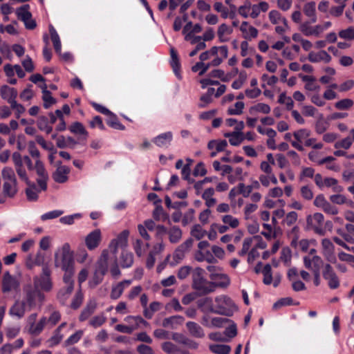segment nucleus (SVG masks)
<instances>
[{
    "instance_id": "55",
    "label": "nucleus",
    "mask_w": 354,
    "mask_h": 354,
    "mask_svg": "<svg viewBox=\"0 0 354 354\" xmlns=\"http://www.w3.org/2000/svg\"><path fill=\"white\" fill-rule=\"evenodd\" d=\"M209 67L210 64H205L203 62H199L192 66V70L193 72H197L200 70L198 75H203L207 72Z\"/></svg>"
},
{
    "instance_id": "21",
    "label": "nucleus",
    "mask_w": 354,
    "mask_h": 354,
    "mask_svg": "<svg viewBox=\"0 0 354 354\" xmlns=\"http://www.w3.org/2000/svg\"><path fill=\"white\" fill-rule=\"evenodd\" d=\"M216 287L226 288L230 285V279L229 277L223 273H212L209 275Z\"/></svg>"
},
{
    "instance_id": "7",
    "label": "nucleus",
    "mask_w": 354,
    "mask_h": 354,
    "mask_svg": "<svg viewBox=\"0 0 354 354\" xmlns=\"http://www.w3.org/2000/svg\"><path fill=\"white\" fill-rule=\"evenodd\" d=\"M20 281L17 277L11 275L9 272H6L2 279L3 292H10L16 291L19 288Z\"/></svg>"
},
{
    "instance_id": "43",
    "label": "nucleus",
    "mask_w": 354,
    "mask_h": 354,
    "mask_svg": "<svg viewBox=\"0 0 354 354\" xmlns=\"http://www.w3.org/2000/svg\"><path fill=\"white\" fill-rule=\"evenodd\" d=\"M162 349L168 354H183L180 348L170 342L162 343Z\"/></svg>"
},
{
    "instance_id": "2",
    "label": "nucleus",
    "mask_w": 354,
    "mask_h": 354,
    "mask_svg": "<svg viewBox=\"0 0 354 354\" xmlns=\"http://www.w3.org/2000/svg\"><path fill=\"white\" fill-rule=\"evenodd\" d=\"M24 298L22 301L28 307V311L37 306H41L44 301V295L39 289L31 286H26L24 288Z\"/></svg>"
},
{
    "instance_id": "4",
    "label": "nucleus",
    "mask_w": 354,
    "mask_h": 354,
    "mask_svg": "<svg viewBox=\"0 0 354 354\" xmlns=\"http://www.w3.org/2000/svg\"><path fill=\"white\" fill-rule=\"evenodd\" d=\"M138 229L140 234L146 240L150 239V234L148 233H153L156 235H162L166 232V229L162 225H156V223H144L139 224Z\"/></svg>"
},
{
    "instance_id": "40",
    "label": "nucleus",
    "mask_w": 354,
    "mask_h": 354,
    "mask_svg": "<svg viewBox=\"0 0 354 354\" xmlns=\"http://www.w3.org/2000/svg\"><path fill=\"white\" fill-rule=\"evenodd\" d=\"M270 106L268 104L265 103H258L251 106L249 109V112L252 115L255 114L256 113L268 114L270 112Z\"/></svg>"
},
{
    "instance_id": "14",
    "label": "nucleus",
    "mask_w": 354,
    "mask_h": 354,
    "mask_svg": "<svg viewBox=\"0 0 354 354\" xmlns=\"http://www.w3.org/2000/svg\"><path fill=\"white\" fill-rule=\"evenodd\" d=\"M101 241V232L100 230H95L89 233L85 238V244L87 248L93 250L98 247Z\"/></svg>"
},
{
    "instance_id": "63",
    "label": "nucleus",
    "mask_w": 354,
    "mask_h": 354,
    "mask_svg": "<svg viewBox=\"0 0 354 354\" xmlns=\"http://www.w3.org/2000/svg\"><path fill=\"white\" fill-rule=\"evenodd\" d=\"M83 331L77 330L76 333L71 335L64 342L66 346H69L77 343L82 337Z\"/></svg>"
},
{
    "instance_id": "39",
    "label": "nucleus",
    "mask_w": 354,
    "mask_h": 354,
    "mask_svg": "<svg viewBox=\"0 0 354 354\" xmlns=\"http://www.w3.org/2000/svg\"><path fill=\"white\" fill-rule=\"evenodd\" d=\"M121 266L124 268L131 267L133 263V255L131 252L124 250L120 257Z\"/></svg>"
},
{
    "instance_id": "1",
    "label": "nucleus",
    "mask_w": 354,
    "mask_h": 354,
    "mask_svg": "<svg viewBox=\"0 0 354 354\" xmlns=\"http://www.w3.org/2000/svg\"><path fill=\"white\" fill-rule=\"evenodd\" d=\"M55 266L61 269H67L75 266L73 252L69 243H65L55 253Z\"/></svg>"
},
{
    "instance_id": "10",
    "label": "nucleus",
    "mask_w": 354,
    "mask_h": 354,
    "mask_svg": "<svg viewBox=\"0 0 354 354\" xmlns=\"http://www.w3.org/2000/svg\"><path fill=\"white\" fill-rule=\"evenodd\" d=\"M322 275L324 279L328 281V285L330 288L336 289L339 287V279L330 264L327 263L325 265Z\"/></svg>"
},
{
    "instance_id": "50",
    "label": "nucleus",
    "mask_w": 354,
    "mask_h": 354,
    "mask_svg": "<svg viewBox=\"0 0 354 354\" xmlns=\"http://www.w3.org/2000/svg\"><path fill=\"white\" fill-rule=\"evenodd\" d=\"M329 127V123L322 116L315 123V131L318 134L325 132Z\"/></svg>"
},
{
    "instance_id": "9",
    "label": "nucleus",
    "mask_w": 354,
    "mask_h": 354,
    "mask_svg": "<svg viewBox=\"0 0 354 354\" xmlns=\"http://www.w3.org/2000/svg\"><path fill=\"white\" fill-rule=\"evenodd\" d=\"M12 158L14 162L15 171L19 178L24 180L26 183H29L30 180L23 165L21 154L18 152H15L12 153Z\"/></svg>"
},
{
    "instance_id": "11",
    "label": "nucleus",
    "mask_w": 354,
    "mask_h": 354,
    "mask_svg": "<svg viewBox=\"0 0 354 354\" xmlns=\"http://www.w3.org/2000/svg\"><path fill=\"white\" fill-rule=\"evenodd\" d=\"M128 236V230H125L120 232L115 239L111 241L109 244L111 251L115 254L118 248L126 247L127 244Z\"/></svg>"
},
{
    "instance_id": "41",
    "label": "nucleus",
    "mask_w": 354,
    "mask_h": 354,
    "mask_svg": "<svg viewBox=\"0 0 354 354\" xmlns=\"http://www.w3.org/2000/svg\"><path fill=\"white\" fill-rule=\"evenodd\" d=\"M214 194V189L213 188H208L205 189L202 195V198L205 201V204L208 207L214 206L216 201L212 196Z\"/></svg>"
},
{
    "instance_id": "47",
    "label": "nucleus",
    "mask_w": 354,
    "mask_h": 354,
    "mask_svg": "<svg viewBox=\"0 0 354 354\" xmlns=\"http://www.w3.org/2000/svg\"><path fill=\"white\" fill-rule=\"evenodd\" d=\"M232 30L225 24H222L218 27L217 35L221 41L224 42L228 40L227 38L225 37V35H230Z\"/></svg>"
},
{
    "instance_id": "32",
    "label": "nucleus",
    "mask_w": 354,
    "mask_h": 354,
    "mask_svg": "<svg viewBox=\"0 0 354 354\" xmlns=\"http://www.w3.org/2000/svg\"><path fill=\"white\" fill-rule=\"evenodd\" d=\"M170 55H171V62L170 64L173 68V71L175 73V75L178 77L180 78V61L178 59V53L176 50L171 48L170 49Z\"/></svg>"
},
{
    "instance_id": "19",
    "label": "nucleus",
    "mask_w": 354,
    "mask_h": 354,
    "mask_svg": "<svg viewBox=\"0 0 354 354\" xmlns=\"http://www.w3.org/2000/svg\"><path fill=\"white\" fill-rule=\"evenodd\" d=\"M173 135L171 131L161 133L153 139V142L158 147L162 148L168 147L171 142Z\"/></svg>"
},
{
    "instance_id": "18",
    "label": "nucleus",
    "mask_w": 354,
    "mask_h": 354,
    "mask_svg": "<svg viewBox=\"0 0 354 354\" xmlns=\"http://www.w3.org/2000/svg\"><path fill=\"white\" fill-rule=\"evenodd\" d=\"M132 283V280L126 279L119 282L115 286H113L110 297L113 299H118L122 295L124 290L129 287Z\"/></svg>"
},
{
    "instance_id": "6",
    "label": "nucleus",
    "mask_w": 354,
    "mask_h": 354,
    "mask_svg": "<svg viewBox=\"0 0 354 354\" xmlns=\"http://www.w3.org/2000/svg\"><path fill=\"white\" fill-rule=\"evenodd\" d=\"M50 276V269L46 266H44L41 275L39 277H35L34 279V288L37 289L40 288L45 291L50 290L52 288V283Z\"/></svg>"
},
{
    "instance_id": "8",
    "label": "nucleus",
    "mask_w": 354,
    "mask_h": 354,
    "mask_svg": "<svg viewBox=\"0 0 354 354\" xmlns=\"http://www.w3.org/2000/svg\"><path fill=\"white\" fill-rule=\"evenodd\" d=\"M193 239L189 238L181 243L174 251L173 259L175 261L174 264L179 263L185 257L193 245Z\"/></svg>"
},
{
    "instance_id": "12",
    "label": "nucleus",
    "mask_w": 354,
    "mask_h": 354,
    "mask_svg": "<svg viewBox=\"0 0 354 354\" xmlns=\"http://www.w3.org/2000/svg\"><path fill=\"white\" fill-rule=\"evenodd\" d=\"M192 288L196 290L198 295H205L214 291L215 284L204 278Z\"/></svg>"
},
{
    "instance_id": "15",
    "label": "nucleus",
    "mask_w": 354,
    "mask_h": 354,
    "mask_svg": "<svg viewBox=\"0 0 354 354\" xmlns=\"http://www.w3.org/2000/svg\"><path fill=\"white\" fill-rule=\"evenodd\" d=\"M17 191V182L3 183L2 195H0V203H3L6 198H12L15 197Z\"/></svg>"
},
{
    "instance_id": "52",
    "label": "nucleus",
    "mask_w": 354,
    "mask_h": 354,
    "mask_svg": "<svg viewBox=\"0 0 354 354\" xmlns=\"http://www.w3.org/2000/svg\"><path fill=\"white\" fill-rule=\"evenodd\" d=\"M353 100L345 98L337 102L335 106L339 110H347L353 105Z\"/></svg>"
},
{
    "instance_id": "34",
    "label": "nucleus",
    "mask_w": 354,
    "mask_h": 354,
    "mask_svg": "<svg viewBox=\"0 0 354 354\" xmlns=\"http://www.w3.org/2000/svg\"><path fill=\"white\" fill-rule=\"evenodd\" d=\"M64 272L63 276V281L66 286H69V289L71 287H74L73 275L75 274V268L71 267L67 269H62Z\"/></svg>"
},
{
    "instance_id": "59",
    "label": "nucleus",
    "mask_w": 354,
    "mask_h": 354,
    "mask_svg": "<svg viewBox=\"0 0 354 354\" xmlns=\"http://www.w3.org/2000/svg\"><path fill=\"white\" fill-rule=\"evenodd\" d=\"M63 338V335L61 334L59 329H56L53 333V335L48 339L49 346L53 347L57 345Z\"/></svg>"
},
{
    "instance_id": "42",
    "label": "nucleus",
    "mask_w": 354,
    "mask_h": 354,
    "mask_svg": "<svg viewBox=\"0 0 354 354\" xmlns=\"http://www.w3.org/2000/svg\"><path fill=\"white\" fill-rule=\"evenodd\" d=\"M73 288L74 287H71V288L69 289V286H65L64 288H62L59 291L57 294V299L62 305H65L66 304V301L73 292Z\"/></svg>"
},
{
    "instance_id": "44",
    "label": "nucleus",
    "mask_w": 354,
    "mask_h": 354,
    "mask_svg": "<svg viewBox=\"0 0 354 354\" xmlns=\"http://www.w3.org/2000/svg\"><path fill=\"white\" fill-rule=\"evenodd\" d=\"M1 174L4 183H15L17 178L14 170L11 167H5L1 171Z\"/></svg>"
},
{
    "instance_id": "57",
    "label": "nucleus",
    "mask_w": 354,
    "mask_h": 354,
    "mask_svg": "<svg viewBox=\"0 0 354 354\" xmlns=\"http://www.w3.org/2000/svg\"><path fill=\"white\" fill-rule=\"evenodd\" d=\"M339 37L347 39V40H353L354 39V26H350L346 29L342 30L339 32Z\"/></svg>"
},
{
    "instance_id": "27",
    "label": "nucleus",
    "mask_w": 354,
    "mask_h": 354,
    "mask_svg": "<svg viewBox=\"0 0 354 354\" xmlns=\"http://www.w3.org/2000/svg\"><path fill=\"white\" fill-rule=\"evenodd\" d=\"M198 308L204 313H213L214 310V306L213 305V300L211 297H205L199 299L197 301Z\"/></svg>"
},
{
    "instance_id": "31",
    "label": "nucleus",
    "mask_w": 354,
    "mask_h": 354,
    "mask_svg": "<svg viewBox=\"0 0 354 354\" xmlns=\"http://www.w3.org/2000/svg\"><path fill=\"white\" fill-rule=\"evenodd\" d=\"M184 318L180 315L171 316L165 318L162 321V326L165 328H176V326L183 323Z\"/></svg>"
},
{
    "instance_id": "22",
    "label": "nucleus",
    "mask_w": 354,
    "mask_h": 354,
    "mask_svg": "<svg viewBox=\"0 0 354 354\" xmlns=\"http://www.w3.org/2000/svg\"><path fill=\"white\" fill-rule=\"evenodd\" d=\"M331 225L328 223H308L307 229L313 231L319 236L325 235L327 230H330Z\"/></svg>"
},
{
    "instance_id": "62",
    "label": "nucleus",
    "mask_w": 354,
    "mask_h": 354,
    "mask_svg": "<svg viewBox=\"0 0 354 354\" xmlns=\"http://www.w3.org/2000/svg\"><path fill=\"white\" fill-rule=\"evenodd\" d=\"M244 103L243 102H237L234 104V107L229 108L227 110L228 115H241L243 113L244 108Z\"/></svg>"
},
{
    "instance_id": "26",
    "label": "nucleus",
    "mask_w": 354,
    "mask_h": 354,
    "mask_svg": "<svg viewBox=\"0 0 354 354\" xmlns=\"http://www.w3.org/2000/svg\"><path fill=\"white\" fill-rule=\"evenodd\" d=\"M240 30L246 39L256 38L258 35V30L252 26H249L247 21L242 22Z\"/></svg>"
},
{
    "instance_id": "3",
    "label": "nucleus",
    "mask_w": 354,
    "mask_h": 354,
    "mask_svg": "<svg viewBox=\"0 0 354 354\" xmlns=\"http://www.w3.org/2000/svg\"><path fill=\"white\" fill-rule=\"evenodd\" d=\"M214 301L216 304L213 313L230 315L232 308L234 307V304L230 297L225 295H220L216 297Z\"/></svg>"
},
{
    "instance_id": "24",
    "label": "nucleus",
    "mask_w": 354,
    "mask_h": 354,
    "mask_svg": "<svg viewBox=\"0 0 354 354\" xmlns=\"http://www.w3.org/2000/svg\"><path fill=\"white\" fill-rule=\"evenodd\" d=\"M70 170L66 166L59 165L53 174L54 180L59 183H63L68 179V174Z\"/></svg>"
},
{
    "instance_id": "16",
    "label": "nucleus",
    "mask_w": 354,
    "mask_h": 354,
    "mask_svg": "<svg viewBox=\"0 0 354 354\" xmlns=\"http://www.w3.org/2000/svg\"><path fill=\"white\" fill-rule=\"evenodd\" d=\"M28 310V307L22 300H17L9 310V315L17 319L22 318Z\"/></svg>"
},
{
    "instance_id": "60",
    "label": "nucleus",
    "mask_w": 354,
    "mask_h": 354,
    "mask_svg": "<svg viewBox=\"0 0 354 354\" xmlns=\"http://www.w3.org/2000/svg\"><path fill=\"white\" fill-rule=\"evenodd\" d=\"M278 102L280 104H286L288 110H291L293 107L294 102L290 97L286 96L285 93L280 94Z\"/></svg>"
},
{
    "instance_id": "58",
    "label": "nucleus",
    "mask_w": 354,
    "mask_h": 354,
    "mask_svg": "<svg viewBox=\"0 0 354 354\" xmlns=\"http://www.w3.org/2000/svg\"><path fill=\"white\" fill-rule=\"evenodd\" d=\"M191 234L194 237L199 240L204 237L206 232L203 229L200 224H196L192 229Z\"/></svg>"
},
{
    "instance_id": "25",
    "label": "nucleus",
    "mask_w": 354,
    "mask_h": 354,
    "mask_svg": "<svg viewBox=\"0 0 354 354\" xmlns=\"http://www.w3.org/2000/svg\"><path fill=\"white\" fill-rule=\"evenodd\" d=\"M109 254L108 250H104L98 259L95 268V271L106 274L108 270V258Z\"/></svg>"
},
{
    "instance_id": "49",
    "label": "nucleus",
    "mask_w": 354,
    "mask_h": 354,
    "mask_svg": "<svg viewBox=\"0 0 354 354\" xmlns=\"http://www.w3.org/2000/svg\"><path fill=\"white\" fill-rule=\"evenodd\" d=\"M205 270L201 268H196L192 270V287L204 279Z\"/></svg>"
},
{
    "instance_id": "17",
    "label": "nucleus",
    "mask_w": 354,
    "mask_h": 354,
    "mask_svg": "<svg viewBox=\"0 0 354 354\" xmlns=\"http://www.w3.org/2000/svg\"><path fill=\"white\" fill-rule=\"evenodd\" d=\"M263 227L266 231L262 232L261 234L268 239L277 238L282 234L281 228L276 225V223H271L270 224L263 223Z\"/></svg>"
},
{
    "instance_id": "56",
    "label": "nucleus",
    "mask_w": 354,
    "mask_h": 354,
    "mask_svg": "<svg viewBox=\"0 0 354 354\" xmlns=\"http://www.w3.org/2000/svg\"><path fill=\"white\" fill-rule=\"evenodd\" d=\"M293 136L296 140L301 142L304 140H306L310 136V131L306 129H301L293 133Z\"/></svg>"
},
{
    "instance_id": "20",
    "label": "nucleus",
    "mask_w": 354,
    "mask_h": 354,
    "mask_svg": "<svg viewBox=\"0 0 354 354\" xmlns=\"http://www.w3.org/2000/svg\"><path fill=\"white\" fill-rule=\"evenodd\" d=\"M69 130L71 133L80 136V141H86L88 138V132L84 125L80 122H73L70 127Z\"/></svg>"
},
{
    "instance_id": "37",
    "label": "nucleus",
    "mask_w": 354,
    "mask_h": 354,
    "mask_svg": "<svg viewBox=\"0 0 354 354\" xmlns=\"http://www.w3.org/2000/svg\"><path fill=\"white\" fill-rule=\"evenodd\" d=\"M47 323V319L45 317H41L39 321L36 324H35L32 326L28 328L29 333L38 335L43 330L45 325Z\"/></svg>"
},
{
    "instance_id": "61",
    "label": "nucleus",
    "mask_w": 354,
    "mask_h": 354,
    "mask_svg": "<svg viewBox=\"0 0 354 354\" xmlns=\"http://www.w3.org/2000/svg\"><path fill=\"white\" fill-rule=\"evenodd\" d=\"M42 100L45 109H48L52 104L56 103V100L52 97L50 91H46V93L43 94Z\"/></svg>"
},
{
    "instance_id": "45",
    "label": "nucleus",
    "mask_w": 354,
    "mask_h": 354,
    "mask_svg": "<svg viewBox=\"0 0 354 354\" xmlns=\"http://www.w3.org/2000/svg\"><path fill=\"white\" fill-rule=\"evenodd\" d=\"M29 5L26 4L17 10L16 14L19 19L24 21L28 19V18L32 17V15L29 11Z\"/></svg>"
},
{
    "instance_id": "35",
    "label": "nucleus",
    "mask_w": 354,
    "mask_h": 354,
    "mask_svg": "<svg viewBox=\"0 0 354 354\" xmlns=\"http://www.w3.org/2000/svg\"><path fill=\"white\" fill-rule=\"evenodd\" d=\"M268 17L272 24L276 25L282 23L287 26V19L277 10H271L268 14Z\"/></svg>"
},
{
    "instance_id": "36",
    "label": "nucleus",
    "mask_w": 354,
    "mask_h": 354,
    "mask_svg": "<svg viewBox=\"0 0 354 354\" xmlns=\"http://www.w3.org/2000/svg\"><path fill=\"white\" fill-rule=\"evenodd\" d=\"M28 187L26 189V194L29 201H36L38 198V194L41 189H38L35 184L30 180L29 183H26Z\"/></svg>"
},
{
    "instance_id": "46",
    "label": "nucleus",
    "mask_w": 354,
    "mask_h": 354,
    "mask_svg": "<svg viewBox=\"0 0 354 354\" xmlns=\"http://www.w3.org/2000/svg\"><path fill=\"white\" fill-rule=\"evenodd\" d=\"M209 349L216 354H229L231 347L224 344H212L209 346Z\"/></svg>"
},
{
    "instance_id": "33",
    "label": "nucleus",
    "mask_w": 354,
    "mask_h": 354,
    "mask_svg": "<svg viewBox=\"0 0 354 354\" xmlns=\"http://www.w3.org/2000/svg\"><path fill=\"white\" fill-rule=\"evenodd\" d=\"M268 8L269 5L266 1H261L259 4L254 5H252L250 3L251 12L250 15L252 18L255 19L259 15L261 11L266 12L268 10Z\"/></svg>"
},
{
    "instance_id": "30",
    "label": "nucleus",
    "mask_w": 354,
    "mask_h": 354,
    "mask_svg": "<svg viewBox=\"0 0 354 354\" xmlns=\"http://www.w3.org/2000/svg\"><path fill=\"white\" fill-rule=\"evenodd\" d=\"M303 10L304 14L310 18V23H315L317 21L316 3L315 1L305 3Z\"/></svg>"
},
{
    "instance_id": "38",
    "label": "nucleus",
    "mask_w": 354,
    "mask_h": 354,
    "mask_svg": "<svg viewBox=\"0 0 354 354\" xmlns=\"http://www.w3.org/2000/svg\"><path fill=\"white\" fill-rule=\"evenodd\" d=\"M49 32L50 34L51 40L53 43L54 48L57 53L60 54L62 47L60 39L57 31L52 25H50L49 26Z\"/></svg>"
},
{
    "instance_id": "5",
    "label": "nucleus",
    "mask_w": 354,
    "mask_h": 354,
    "mask_svg": "<svg viewBox=\"0 0 354 354\" xmlns=\"http://www.w3.org/2000/svg\"><path fill=\"white\" fill-rule=\"evenodd\" d=\"M37 175V183L41 190L45 191L47 189V182L49 179L48 174L45 169L44 163L41 160H36L33 167Z\"/></svg>"
},
{
    "instance_id": "54",
    "label": "nucleus",
    "mask_w": 354,
    "mask_h": 354,
    "mask_svg": "<svg viewBox=\"0 0 354 354\" xmlns=\"http://www.w3.org/2000/svg\"><path fill=\"white\" fill-rule=\"evenodd\" d=\"M169 235L170 241L171 243H176L180 239L182 236V232L178 227H173L170 229Z\"/></svg>"
},
{
    "instance_id": "28",
    "label": "nucleus",
    "mask_w": 354,
    "mask_h": 354,
    "mask_svg": "<svg viewBox=\"0 0 354 354\" xmlns=\"http://www.w3.org/2000/svg\"><path fill=\"white\" fill-rule=\"evenodd\" d=\"M97 308V304L95 301H89L85 308L82 310L79 319L80 322L86 320L91 315H93Z\"/></svg>"
},
{
    "instance_id": "64",
    "label": "nucleus",
    "mask_w": 354,
    "mask_h": 354,
    "mask_svg": "<svg viewBox=\"0 0 354 354\" xmlns=\"http://www.w3.org/2000/svg\"><path fill=\"white\" fill-rule=\"evenodd\" d=\"M153 215L154 219L156 221H165L167 217V215L164 213L163 208L161 205H158L155 209L153 210Z\"/></svg>"
},
{
    "instance_id": "23",
    "label": "nucleus",
    "mask_w": 354,
    "mask_h": 354,
    "mask_svg": "<svg viewBox=\"0 0 354 354\" xmlns=\"http://www.w3.org/2000/svg\"><path fill=\"white\" fill-rule=\"evenodd\" d=\"M308 59L310 62L317 63L319 62H324L328 63L331 60L330 55L325 50H320L318 53L310 52L308 54Z\"/></svg>"
},
{
    "instance_id": "13",
    "label": "nucleus",
    "mask_w": 354,
    "mask_h": 354,
    "mask_svg": "<svg viewBox=\"0 0 354 354\" xmlns=\"http://www.w3.org/2000/svg\"><path fill=\"white\" fill-rule=\"evenodd\" d=\"M0 95L2 99L7 101L11 105L15 102L18 96V92L16 88L8 85H3L0 88Z\"/></svg>"
},
{
    "instance_id": "51",
    "label": "nucleus",
    "mask_w": 354,
    "mask_h": 354,
    "mask_svg": "<svg viewBox=\"0 0 354 354\" xmlns=\"http://www.w3.org/2000/svg\"><path fill=\"white\" fill-rule=\"evenodd\" d=\"M262 273L263 274V281L266 285L271 284L272 281V269L270 264H266L262 269Z\"/></svg>"
},
{
    "instance_id": "53",
    "label": "nucleus",
    "mask_w": 354,
    "mask_h": 354,
    "mask_svg": "<svg viewBox=\"0 0 354 354\" xmlns=\"http://www.w3.org/2000/svg\"><path fill=\"white\" fill-rule=\"evenodd\" d=\"M104 275H105L104 274L95 270L92 279L88 282L89 286L91 288L96 287L98 284H100L102 281Z\"/></svg>"
},
{
    "instance_id": "48",
    "label": "nucleus",
    "mask_w": 354,
    "mask_h": 354,
    "mask_svg": "<svg viewBox=\"0 0 354 354\" xmlns=\"http://www.w3.org/2000/svg\"><path fill=\"white\" fill-rule=\"evenodd\" d=\"M292 259V252L288 247H284L281 251L280 260L282 261L286 266L290 265Z\"/></svg>"
},
{
    "instance_id": "29",
    "label": "nucleus",
    "mask_w": 354,
    "mask_h": 354,
    "mask_svg": "<svg viewBox=\"0 0 354 354\" xmlns=\"http://www.w3.org/2000/svg\"><path fill=\"white\" fill-rule=\"evenodd\" d=\"M186 326L188 329L189 333L192 336L197 338H201L205 336V333L203 328L197 323L194 322H188L186 324Z\"/></svg>"
}]
</instances>
